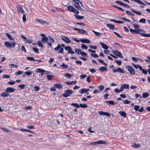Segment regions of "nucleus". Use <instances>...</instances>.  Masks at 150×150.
Listing matches in <instances>:
<instances>
[{"mask_svg": "<svg viewBox=\"0 0 150 150\" xmlns=\"http://www.w3.org/2000/svg\"><path fill=\"white\" fill-rule=\"evenodd\" d=\"M16 44V42L11 43L9 41L6 42L4 43V45L7 48H10L11 47H14Z\"/></svg>", "mask_w": 150, "mask_h": 150, "instance_id": "nucleus-1", "label": "nucleus"}, {"mask_svg": "<svg viewBox=\"0 0 150 150\" xmlns=\"http://www.w3.org/2000/svg\"><path fill=\"white\" fill-rule=\"evenodd\" d=\"M73 92V91L71 90L67 89L64 91V93L62 94V96L63 97L66 98L69 96Z\"/></svg>", "mask_w": 150, "mask_h": 150, "instance_id": "nucleus-2", "label": "nucleus"}, {"mask_svg": "<svg viewBox=\"0 0 150 150\" xmlns=\"http://www.w3.org/2000/svg\"><path fill=\"white\" fill-rule=\"evenodd\" d=\"M73 39L75 41L78 42H79V41H81L82 42L85 43H90V41L87 39H81L79 40H78L75 38H73Z\"/></svg>", "mask_w": 150, "mask_h": 150, "instance_id": "nucleus-3", "label": "nucleus"}, {"mask_svg": "<svg viewBox=\"0 0 150 150\" xmlns=\"http://www.w3.org/2000/svg\"><path fill=\"white\" fill-rule=\"evenodd\" d=\"M61 38L62 40L67 43L73 44V42L68 38L65 36H62Z\"/></svg>", "mask_w": 150, "mask_h": 150, "instance_id": "nucleus-4", "label": "nucleus"}, {"mask_svg": "<svg viewBox=\"0 0 150 150\" xmlns=\"http://www.w3.org/2000/svg\"><path fill=\"white\" fill-rule=\"evenodd\" d=\"M126 69L129 72L131 75H134L135 74V71L132 67L129 66H126Z\"/></svg>", "mask_w": 150, "mask_h": 150, "instance_id": "nucleus-5", "label": "nucleus"}, {"mask_svg": "<svg viewBox=\"0 0 150 150\" xmlns=\"http://www.w3.org/2000/svg\"><path fill=\"white\" fill-rule=\"evenodd\" d=\"M108 144V143L107 142L100 140L93 143H91L90 144L91 145H95L97 144Z\"/></svg>", "mask_w": 150, "mask_h": 150, "instance_id": "nucleus-6", "label": "nucleus"}, {"mask_svg": "<svg viewBox=\"0 0 150 150\" xmlns=\"http://www.w3.org/2000/svg\"><path fill=\"white\" fill-rule=\"evenodd\" d=\"M74 6L78 9L80 11H83V9L81 8V6H82V4L81 2H79V3L77 4H74Z\"/></svg>", "mask_w": 150, "mask_h": 150, "instance_id": "nucleus-7", "label": "nucleus"}, {"mask_svg": "<svg viewBox=\"0 0 150 150\" xmlns=\"http://www.w3.org/2000/svg\"><path fill=\"white\" fill-rule=\"evenodd\" d=\"M112 52L116 56L121 57L122 58L123 56L121 53L119 51L117 50H113L112 51Z\"/></svg>", "mask_w": 150, "mask_h": 150, "instance_id": "nucleus-8", "label": "nucleus"}, {"mask_svg": "<svg viewBox=\"0 0 150 150\" xmlns=\"http://www.w3.org/2000/svg\"><path fill=\"white\" fill-rule=\"evenodd\" d=\"M16 89L11 87L7 88L5 90L6 92L9 93L13 92Z\"/></svg>", "mask_w": 150, "mask_h": 150, "instance_id": "nucleus-9", "label": "nucleus"}, {"mask_svg": "<svg viewBox=\"0 0 150 150\" xmlns=\"http://www.w3.org/2000/svg\"><path fill=\"white\" fill-rule=\"evenodd\" d=\"M129 86L128 84H122L120 87V90L123 91L124 89L125 88L129 89Z\"/></svg>", "mask_w": 150, "mask_h": 150, "instance_id": "nucleus-10", "label": "nucleus"}, {"mask_svg": "<svg viewBox=\"0 0 150 150\" xmlns=\"http://www.w3.org/2000/svg\"><path fill=\"white\" fill-rule=\"evenodd\" d=\"M48 38L50 42H47V43L49 46L52 47L51 42H54V40L52 36H49L48 37Z\"/></svg>", "mask_w": 150, "mask_h": 150, "instance_id": "nucleus-11", "label": "nucleus"}, {"mask_svg": "<svg viewBox=\"0 0 150 150\" xmlns=\"http://www.w3.org/2000/svg\"><path fill=\"white\" fill-rule=\"evenodd\" d=\"M36 20L39 23L42 25H44L45 24H47L49 23V22H46L45 21L41 19H37Z\"/></svg>", "mask_w": 150, "mask_h": 150, "instance_id": "nucleus-12", "label": "nucleus"}, {"mask_svg": "<svg viewBox=\"0 0 150 150\" xmlns=\"http://www.w3.org/2000/svg\"><path fill=\"white\" fill-rule=\"evenodd\" d=\"M16 8L18 13H20L22 14L24 13V11L22 7H21V6H17Z\"/></svg>", "mask_w": 150, "mask_h": 150, "instance_id": "nucleus-13", "label": "nucleus"}, {"mask_svg": "<svg viewBox=\"0 0 150 150\" xmlns=\"http://www.w3.org/2000/svg\"><path fill=\"white\" fill-rule=\"evenodd\" d=\"M98 113L100 115H104L108 117L110 116V115L109 113L107 112L99 111L98 112Z\"/></svg>", "mask_w": 150, "mask_h": 150, "instance_id": "nucleus-14", "label": "nucleus"}, {"mask_svg": "<svg viewBox=\"0 0 150 150\" xmlns=\"http://www.w3.org/2000/svg\"><path fill=\"white\" fill-rule=\"evenodd\" d=\"M90 90L88 88H83L79 91V93L80 94H83L84 93L87 92Z\"/></svg>", "mask_w": 150, "mask_h": 150, "instance_id": "nucleus-15", "label": "nucleus"}, {"mask_svg": "<svg viewBox=\"0 0 150 150\" xmlns=\"http://www.w3.org/2000/svg\"><path fill=\"white\" fill-rule=\"evenodd\" d=\"M98 70L100 72L107 71H108L107 68L103 66L100 67Z\"/></svg>", "mask_w": 150, "mask_h": 150, "instance_id": "nucleus-16", "label": "nucleus"}, {"mask_svg": "<svg viewBox=\"0 0 150 150\" xmlns=\"http://www.w3.org/2000/svg\"><path fill=\"white\" fill-rule=\"evenodd\" d=\"M145 32L144 31L140 29H138L137 30V33H139L143 36H144V35H145Z\"/></svg>", "mask_w": 150, "mask_h": 150, "instance_id": "nucleus-17", "label": "nucleus"}, {"mask_svg": "<svg viewBox=\"0 0 150 150\" xmlns=\"http://www.w3.org/2000/svg\"><path fill=\"white\" fill-rule=\"evenodd\" d=\"M62 86L60 83H55L54 85V87L58 89L61 88Z\"/></svg>", "mask_w": 150, "mask_h": 150, "instance_id": "nucleus-18", "label": "nucleus"}, {"mask_svg": "<svg viewBox=\"0 0 150 150\" xmlns=\"http://www.w3.org/2000/svg\"><path fill=\"white\" fill-rule=\"evenodd\" d=\"M79 33L81 34H84L86 35L88 34L87 32L86 31L82 29H79Z\"/></svg>", "mask_w": 150, "mask_h": 150, "instance_id": "nucleus-19", "label": "nucleus"}, {"mask_svg": "<svg viewBox=\"0 0 150 150\" xmlns=\"http://www.w3.org/2000/svg\"><path fill=\"white\" fill-rule=\"evenodd\" d=\"M48 40V38L46 36H45L42 38L41 40V41L43 43H44L46 42H47Z\"/></svg>", "mask_w": 150, "mask_h": 150, "instance_id": "nucleus-20", "label": "nucleus"}, {"mask_svg": "<svg viewBox=\"0 0 150 150\" xmlns=\"http://www.w3.org/2000/svg\"><path fill=\"white\" fill-rule=\"evenodd\" d=\"M100 44L101 45L102 47L104 49L106 50L108 49V46L106 44H104L102 42H100Z\"/></svg>", "mask_w": 150, "mask_h": 150, "instance_id": "nucleus-21", "label": "nucleus"}, {"mask_svg": "<svg viewBox=\"0 0 150 150\" xmlns=\"http://www.w3.org/2000/svg\"><path fill=\"white\" fill-rule=\"evenodd\" d=\"M119 113L123 117L125 118L126 117V114L124 112L120 111L119 112Z\"/></svg>", "mask_w": 150, "mask_h": 150, "instance_id": "nucleus-22", "label": "nucleus"}, {"mask_svg": "<svg viewBox=\"0 0 150 150\" xmlns=\"http://www.w3.org/2000/svg\"><path fill=\"white\" fill-rule=\"evenodd\" d=\"M106 25L107 27L109 28V29L111 30H112L115 28L114 26L113 25L110 24H106Z\"/></svg>", "mask_w": 150, "mask_h": 150, "instance_id": "nucleus-23", "label": "nucleus"}, {"mask_svg": "<svg viewBox=\"0 0 150 150\" xmlns=\"http://www.w3.org/2000/svg\"><path fill=\"white\" fill-rule=\"evenodd\" d=\"M77 81H72L70 82L66 81L65 83L68 85H73V84H75L76 83Z\"/></svg>", "mask_w": 150, "mask_h": 150, "instance_id": "nucleus-24", "label": "nucleus"}, {"mask_svg": "<svg viewBox=\"0 0 150 150\" xmlns=\"http://www.w3.org/2000/svg\"><path fill=\"white\" fill-rule=\"evenodd\" d=\"M75 52L78 54H80L81 53V50L79 49L75 48L74 49Z\"/></svg>", "mask_w": 150, "mask_h": 150, "instance_id": "nucleus-25", "label": "nucleus"}, {"mask_svg": "<svg viewBox=\"0 0 150 150\" xmlns=\"http://www.w3.org/2000/svg\"><path fill=\"white\" fill-rule=\"evenodd\" d=\"M74 16L77 19H81L83 18L84 16L77 15H74Z\"/></svg>", "mask_w": 150, "mask_h": 150, "instance_id": "nucleus-26", "label": "nucleus"}, {"mask_svg": "<svg viewBox=\"0 0 150 150\" xmlns=\"http://www.w3.org/2000/svg\"><path fill=\"white\" fill-rule=\"evenodd\" d=\"M105 103H107L111 105H115L117 103H115L114 102L113 100H110L108 101H107L105 102Z\"/></svg>", "mask_w": 150, "mask_h": 150, "instance_id": "nucleus-27", "label": "nucleus"}, {"mask_svg": "<svg viewBox=\"0 0 150 150\" xmlns=\"http://www.w3.org/2000/svg\"><path fill=\"white\" fill-rule=\"evenodd\" d=\"M74 8L71 6H69L67 7V9L69 11L73 12L74 9Z\"/></svg>", "mask_w": 150, "mask_h": 150, "instance_id": "nucleus-28", "label": "nucleus"}, {"mask_svg": "<svg viewBox=\"0 0 150 150\" xmlns=\"http://www.w3.org/2000/svg\"><path fill=\"white\" fill-rule=\"evenodd\" d=\"M117 72H119L120 73H124L125 72L123 69L121 68H120L119 67L117 69Z\"/></svg>", "mask_w": 150, "mask_h": 150, "instance_id": "nucleus-29", "label": "nucleus"}, {"mask_svg": "<svg viewBox=\"0 0 150 150\" xmlns=\"http://www.w3.org/2000/svg\"><path fill=\"white\" fill-rule=\"evenodd\" d=\"M130 10L132 12L138 14V15H141V13L140 12L137 11L132 8Z\"/></svg>", "mask_w": 150, "mask_h": 150, "instance_id": "nucleus-30", "label": "nucleus"}, {"mask_svg": "<svg viewBox=\"0 0 150 150\" xmlns=\"http://www.w3.org/2000/svg\"><path fill=\"white\" fill-rule=\"evenodd\" d=\"M92 31L94 33V34L96 35L99 37H100L102 35V34L100 33L96 32L93 30H92Z\"/></svg>", "mask_w": 150, "mask_h": 150, "instance_id": "nucleus-31", "label": "nucleus"}, {"mask_svg": "<svg viewBox=\"0 0 150 150\" xmlns=\"http://www.w3.org/2000/svg\"><path fill=\"white\" fill-rule=\"evenodd\" d=\"M9 95V94L8 93H6V92L3 93L1 94V96L3 97H7Z\"/></svg>", "mask_w": 150, "mask_h": 150, "instance_id": "nucleus-32", "label": "nucleus"}, {"mask_svg": "<svg viewBox=\"0 0 150 150\" xmlns=\"http://www.w3.org/2000/svg\"><path fill=\"white\" fill-rule=\"evenodd\" d=\"M149 96V94L148 93H144L142 94V97L143 98H145L148 97Z\"/></svg>", "mask_w": 150, "mask_h": 150, "instance_id": "nucleus-33", "label": "nucleus"}, {"mask_svg": "<svg viewBox=\"0 0 150 150\" xmlns=\"http://www.w3.org/2000/svg\"><path fill=\"white\" fill-rule=\"evenodd\" d=\"M38 46L41 47L42 48H43V45L42 44V42L40 41H38L37 42Z\"/></svg>", "mask_w": 150, "mask_h": 150, "instance_id": "nucleus-34", "label": "nucleus"}, {"mask_svg": "<svg viewBox=\"0 0 150 150\" xmlns=\"http://www.w3.org/2000/svg\"><path fill=\"white\" fill-rule=\"evenodd\" d=\"M98 88L99 89V91L100 92L102 91L104 88V86L102 85H100L98 87Z\"/></svg>", "mask_w": 150, "mask_h": 150, "instance_id": "nucleus-35", "label": "nucleus"}, {"mask_svg": "<svg viewBox=\"0 0 150 150\" xmlns=\"http://www.w3.org/2000/svg\"><path fill=\"white\" fill-rule=\"evenodd\" d=\"M132 146L135 148H139L140 147V145L139 144H134L132 145Z\"/></svg>", "mask_w": 150, "mask_h": 150, "instance_id": "nucleus-36", "label": "nucleus"}, {"mask_svg": "<svg viewBox=\"0 0 150 150\" xmlns=\"http://www.w3.org/2000/svg\"><path fill=\"white\" fill-rule=\"evenodd\" d=\"M126 12L129 15H131L132 16H134V14L132 13L130 11H126Z\"/></svg>", "mask_w": 150, "mask_h": 150, "instance_id": "nucleus-37", "label": "nucleus"}, {"mask_svg": "<svg viewBox=\"0 0 150 150\" xmlns=\"http://www.w3.org/2000/svg\"><path fill=\"white\" fill-rule=\"evenodd\" d=\"M71 105L74 106L76 108H79V105L76 103H72L71 104Z\"/></svg>", "mask_w": 150, "mask_h": 150, "instance_id": "nucleus-38", "label": "nucleus"}, {"mask_svg": "<svg viewBox=\"0 0 150 150\" xmlns=\"http://www.w3.org/2000/svg\"><path fill=\"white\" fill-rule=\"evenodd\" d=\"M133 26L134 27L136 30H137L138 29H139V25H138L134 24Z\"/></svg>", "mask_w": 150, "mask_h": 150, "instance_id": "nucleus-39", "label": "nucleus"}, {"mask_svg": "<svg viewBox=\"0 0 150 150\" xmlns=\"http://www.w3.org/2000/svg\"><path fill=\"white\" fill-rule=\"evenodd\" d=\"M6 35L7 36V37L8 38L9 40H12L13 39L11 37V36L10 35H9L8 33H6Z\"/></svg>", "mask_w": 150, "mask_h": 150, "instance_id": "nucleus-40", "label": "nucleus"}, {"mask_svg": "<svg viewBox=\"0 0 150 150\" xmlns=\"http://www.w3.org/2000/svg\"><path fill=\"white\" fill-rule=\"evenodd\" d=\"M35 71L36 73H40L43 71V70L40 68H37L35 69Z\"/></svg>", "mask_w": 150, "mask_h": 150, "instance_id": "nucleus-41", "label": "nucleus"}, {"mask_svg": "<svg viewBox=\"0 0 150 150\" xmlns=\"http://www.w3.org/2000/svg\"><path fill=\"white\" fill-rule=\"evenodd\" d=\"M27 59L28 60L34 61L35 60V59L32 57H27Z\"/></svg>", "mask_w": 150, "mask_h": 150, "instance_id": "nucleus-42", "label": "nucleus"}, {"mask_svg": "<svg viewBox=\"0 0 150 150\" xmlns=\"http://www.w3.org/2000/svg\"><path fill=\"white\" fill-rule=\"evenodd\" d=\"M114 61L119 66L121 65L122 64V61L121 60H115Z\"/></svg>", "mask_w": 150, "mask_h": 150, "instance_id": "nucleus-43", "label": "nucleus"}, {"mask_svg": "<svg viewBox=\"0 0 150 150\" xmlns=\"http://www.w3.org/2000/svg\"><path fill=\"white\" fill-rule=\"evenodd\" d=\"M23 73V71H18L15 74V75L16 76H18V75H19L20 74H22Z\"/></svg>", "mask_w": 150, "mask_h": 150, "instance_id": "nucleus-44", "label": "nucleus"}, {"mask_svg": "<svg viewBox=\"0 0 150 150\" xmlns=\"http://www.w3.org/2000/svg\"><path fill=\"white\" fill-rule=\"evenodd\" d=\"M81 48L83 49H85V50H87L88 49L87 46L84 44H81Z\"/></svg>", "mask_w": 150, "mask_h": 150, "instance_id": "nucleus-45", "label": "nucleus"}, {"mask_svg": "<svg viewBox=\"0 0 150 150\" xmlns=\"http://www.w3.org/2000/svg\"><path fill=\"white\" fill-rule=\"evenodd\" d=\"M79 107H80L81 108H86L87 107V105L86 104H80V105H79Z\"/></svg>", "mask_w": 150, "mask_h": 150, "instance_id": "nucleus-46", "label": "nucleus"}, {"mask_svg": "<svg viewBox=\"0 0 150 150\" xmlns=\"http://www.w3.org/2000/svg\"><path fill=\"white\" fill-rule=\"evenodd\" d=\"M115 3L118 4H119L120 5L122 6H123L124 3L121 2V1H115Z\"/></svg>", "mask_w": 150, "mask_h": 150, "instance_id": "nucleus-47", "label": "nucleus"}, {"mask_svg": "<svg viewBox=\"0 0 150 150\" xmlns=\"http://www.w3.org/2000/svg\"><path fill=\"white\" fill-rule=\"evenodd\" d=\"M33 49L35 52L36 53H39V50L37 48L33 47Z\"/></svg>", "mask_w": 150, "mask_h": 150, "instance_id": "nucleus-48", "label": "nucleus"}, {"mask_svg": "<svg viewBox=\"0 0 150 150\" xmlns=\"http://www.w3.org/2000/svg\"><path fill=\"white\" fill-rule=\"evenodd\" d=\"M61 46L59 44H58L57 47L54 48V50H58L61 48Z\"/></svg>", "mask_w": 150, "mask_h": 150, "instance_id": "nucleus-49", "label": "nucleus"}, {"mask_svg": "<svg viewBox=\"0 0 150 150\" xmlns=\"http://www.w3.org/2000/svg\"><path fill=\"white\" fill-rule=\"evenodd\" d=\"M33 73V72L32 71H30L28 72H26L25 73V74L27 76H29L31 75Z\"/></svg>", "mask_w": 150, "mask_h": 150, "instance_id": "nucleus-50", "label": "nucleus"}, {"mask_svg": "<svg viewBox=\"0 0 150 150\" xmlns=\"http://www.w3.org/2000/svg\"><path fill=\"white\" fill-rule=\"evenodd\" d=\"M46 76L48 80H51L52 79V75H47Z\"/></svg>", "mask_w": 150, "mask_h": 150, "instance_id": "nucleus-51", "label": "nucleus"}, {"mask_svg": "<svg viewBox=\"0 0 150 150\" xmlns=\"http://www.w3.org/2000/svg\"><path fill=\"white\" fill-rule=\"evenodd\" d=\"M15 83L16 81H11L8 82L7 83L10 85H12L15 84Z\"/></svg>", "mask_w": 150, "mask_h": 150, "instance_id": "nucleus-52", "label": "nucleus"}, {"mask_svg": "<svg viewBox=\"0 0 150 150\" xmlns=\"http://www.w3.org/2000/svg\"><path fill=\"white\" fill-rule=\"evenodd\" d=\"M146 20L145 19H144V18H142L141 19H140L139 21V22L140 23H145V22L146 21Z\"/></svg>", "mask_w": 150, "mask_h": 150, "instance_id": "nucleus-53", "label": "nucleus"}, {"mask_svg": "<svg viewBox=\"0 0 150 150\" xmlns=\"http://www.w3.org/2000/svg\"><path fill=\"white\" fill-rule=\"evenodd\" d=\"M91 55L92 57L94 58H96L98 57V55L97 54H94L92 53H91Z\"/></svg>", "mask_w": 150, "mask_h": 150, "instance_id": "nucleus-54", "label": "nucleus"}, {"mask_svg": "<svg viewBox=\"0 0 150 150\" xmlns=\"http://www.w3.org/2000/svg\"><path fill=\"white\" fill-rule=\"evenodd\" d=\"M115 92L116 93H119L120 92L122 91L120 90V89H119L118 88H116L114 90Z\"/></svg>", "mask_w": 150, "mask_h": 150, "instance_id": "nucleus-55", "label": "nucleus"}, {"mask_svg": "<svg viewBox=\"0 0 150 150\" xmlns=\"http://www.w3.org/2000/svg\"><path fill=\"white\" fill-rule=\"evenodd\" d=\"M34 89L35 91H38L40 89V87L37 86H35L34 87Z\"/></svg>", "mask_w": 150, "mask_h": 150, "instance_id": "nucleus-56", "label": "nucleus"}, {"mask_svg": "<svg viewBox=\"0 0 150 150\" xmlns=\"http://www.w3.org/2000/svg\"><path fill=\"white\" fill-rule=\"evenodd\" d=\"M139 108V105H135L134 107V109L136 111L138 110V109Z\"/></svg>", "mask_w": 150, "mask_h": 150, "instance_id": "nucleus-57", "label": "nucleus"}, {"mask_svg": "<svg viewBox=\"0 0 150 150\" xmlns=\"http://www.w3.org/2000/svg\"><path fill=\"white\" fill-rule=\"evenodd\" d=\"M81 54L82 56H85L86 57H87V54L84 52H82L81 51Z\"/></svg>", "mask_w": 150, "mask_h": 150, "instance_id": "nucleus-58", "label": "nucleus"}, {"mask_svg": "<svg viewBox=\"0 0 150 150\" xmlns=\"http://www.w3.org/2000/svg\"><path fill=\"white\" fill-rule=\"evenodd\" d=\"M64 76L66 77L67 78L70 79L71 77V75L69 74H66L64 75Z\"/></svg>", "mask_w": 150, "mask_h": 150, "instance_id": "nucleus-59", "label": "nucleus"}, {"mask_svg": "<svg viewBox=\"0 0 150 150\" xmlns=\"http://www.w3.org/2000/svg\"><path fill=\"white\" fill-rule=\"evenodd\" d=\"M89 47L91 49H97V47L95 46L91 45L89 46Z\"/></svg>", "mask_w": 150, "mask_h": 150, "instance_id": "nucleus-60", "label": "nucleus"}, {"mask_svg": "<svg viewBox=\"0 0 150 150\" xmlns=\"http://www.w3.org/2000/svg\"><path fill=\"white\" fill-rule=\"evenodd\" d=\"M61 67L64 68H67V67L68 65H65L64 63H62V64L60 66Z\"/></svg>", "mask_w": 150, "mask_h": 150, "instance_id": "nucleus-61", "label": "nucleus"}, {"mask_svg": "<svg viewBox=\"0 0 150 150\" xmlns=\"http://www.w3.org/2000/svg\"><path fill=\"white\" fill-rule=\"evenodd\" d=\"M18 86L21 89H22L24 88H25V84H21V85H18Z\"/></svg>", "mask_w": 150, "mask_h": 150, "instance_id": "nucleus-62", "label": "nucleus"}, {"mask_svg": "<svg viewBox=\"0 0 150 150\" xmlns=\"http://www.w3.org/2000/svg\"><path fill=\"white\" fill-rule=\"evenodd\" d=\"M81 79H84L87 77V75L84 74H81L80 76Z\"/></svg>", "mask_w": 150, "mask_h": 150, "instance_id": "nucleus-63", "label": "nucleus"}, {"mask_svg": "<svg viewBox=\"0 0 150 150\" xmlns=\"http://www.w3.org/2000/svg\"><path fill=\"white\" fill-rule=\"evenodd\" d=\"M66 50H68V51H70V50H71L72 49L71 47H66L64 48Z\"/></svg>", "mask_w": 150, "mask_h": 150, "instance_id": "nucleus-64", "label": "nucleus"}]
</instances>
